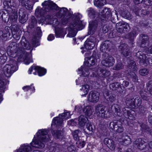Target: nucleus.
<instances>
[{
	"instance_id": "nucleus-1",
	"label": "nucleus",
	"mask_w": 152,
	"mask_h": 152,
	"mask_svg": "<svg viewBox=\"0 0 152 152\" xmlns=\"http://www.w3.org/2000/svg\"><path fill=\"white\" fill-rule=\"evenodd\" d=\"M17 45L15 42H11L7 48V52L9 55L16 53L20 58H22L25 64H28L32 62L31 54L25 53L23 49L19 48L17 49Z\"/></svg>"
},
{
	"instance_id": "nucleus-2",
	"label": "nucleus",
	"mask_w": 152,
	"mask_h": 152,
	"mask_svg": "<svg viewBox=\"0 0 152 152\" xmlns=\"http://www.w3.org/2000/svg\"><path fill=\"white\" fill-rule=\"evenodd\" d=\"M49 131L48 129H41L37 133V139H33L31 144L33 147L39 148H43L45 143L51 140V135L48 134Z\"/></svg>"
},
{
	"instance_id": "nucleus-3",
	"label": "nucleus",
	"mask_w": 152,
	"mask_h": 152,
	"mask_svg": "<svg viewBox=\"0 0 152 152\" xmlns=\"http://www.w3.org/2000/svg\"><path fill=\"white\" fill-rule=\"evenodd\" d=\"M82 15L79 13H75L72 17V21L68 28V37H72L76 34L77 31L83 28L84 26L82 21L80 20Z\"/></svg>"
},
{
	"instance_id": "nucleus-4",
	"label": "nucleus",
	"mask_w": 152,
	"mask_h": 152,
	"mask_svg": "<svg viewBox=\"0 0 152 152\" xmlns=\"http://www.w3.org/2000/svg\"><path fill=\"white\" fill-rule=\"evenodd\" d=\"M43 8H39L37 7L35 11V15L38 17L43 16L46 12H48L51 10H59V7L55 3L49 0L45 1L42 3Z\"/></svg>"
},
{
	"instance_id": "nucleus-5",
	"label": "nucleus",
	"mask_w": 152,
	"mask_h": 152,
	"mask_svg": "<svg viewBox=\"0 0 152 152\" xmlns=\"http://www.w3.org/2000/svg\"><path fill=\"white\" fill-rule=\"evenodd\" d=\"M74 15H72L71 13L66 8L62 7L60 9L59 11L56 13V15L58 18H61V23L63 25H65L71 20L72 21Z\"/></svg>"
},
{
	"instance_id": "nucleus-6",
	"label": "nucleus",
	"mask_w": 152,
	"mask_h": 152,
	"mask_svg": "<svg viewBox=\"0 0 152 152\" xmlns=\"http://www.w3.org/2000/svg\"><path fill=\"white\" fill-rule=\"evenodd\" d=\"M109 127L118 133H122L124 130L121 122L117 120H114L110 122Z\"/></svg>"
},
{
	"instance_id": "nucleus-7",
	"label": "nucleus",
	"mask_w": 152,
	"mask_h": 152,
	"mask_svg": "<svg viewBox=\"0 0 152 152\" xmlns=\"http://www.w3.org/2000/svg\"><path fill=\"white\" fill-rule=\"evenodd\" d=\"M116 28L118 32L121 34H126L130 30L129 25L124 22H120L116 24Z\"/></svg>"
},
{
	"instance_id": "nucleus-8",
	"label": "nucleus",
	"mask_w": 152,
	"mask_h": 152,
	"mask_svg": "<svg viewBox=\"0 0 152 152\" xmlns=\"http://www.w3.org/2000/svg\"><path fill=\"white\" fill-rule=\"evenodd\" d=\"M18 69L17 66L13 65V64L6 65L3 68V71L6 76L9 77L11 75Z\"/></svg>"
},
{
	"instance_id": "nucleus-9",
	"label": "nucleus",
	"mask_w": 152,
	"mask_h": 152,
	"mask_svg": "<svg viewBox=\"0 0 152 152\" xmlns=\"http://www.w3.org/2000/svg\"><path fill=\"white\" fill-rule=\"evenodd\" d=\"M105 107L102 104H99L96 106L95 112L97 115L103 118L107 117L108 111L105 110Z\"/></svg>"
},
{
	"instance_id": "nucleus-10",
	"label": "nucleus",
	"mask_w": 152,
	"mask_h": 152,
	"mask_svg": "<svg viewBox=\"0 0 152 152\" xmlns=\"http://www.w3.org/2000/svg\"><path fill=\"white\" fill-rule=\"evenodd\" d=\"M140 46L141 48H147L149 45V37L146 34H141L140 35Z\"/></svg>"
},
{
	"instance_id": "nucleus-11",
	"label": "nucleus",
	"mask_w": 152,
	"mask_h": 152,
	"mask_svg": "<svg viewBox=\"0 0 152 152\" xmlns=\"http://www.w3.org/2000/svg\"><path fill=\"white\" fill-rule=\"evenodd\" d=\"M96 42V38L95 37L91 36L85 42L84 44L85 48L88 50L93 49Z\"/></svg>"
},
{
	"instance_id": "nucleus-12",
	"label": "nucleus",
	"mask_w": 152,
	"mask_h": 152,
	"mask_svg": "<svg viewBox=\"0 0 152 152\" xmlns=\"http://www.w3.org/2000/svg\"><path fill=\"white\" fill-rule=\"evenodd\" d=\"M99 18L101 20L104 22L108 20L111 17V13L108 8H105L103 10L101 14H99Z\"/></svg>"
},
{
	"instance_id": "nucleus-13",
	"label": "nucleus",
	"mask_w": 152,
	"mask_h": 152,
	"mask_svg": "<svg viewBox=\"0 0 152 152\" xmlns=\"http://www.w3.org/2000/svg\"><path fill=\"white\" fill-rule=\"evenodd\" d=\"M98 24L97 20H94L89 22V30L88 34V35H92L96 31Z\"/></svg>"
},
{
	"instance_id": "nucleus-14",
	"label": "nucleus",
	"mask_w": 152,
	"mask_h": 152,
	"mask_svg": "<svg viewBox=\"0 0 152 152\" xmlns=\"http://www.w3.org/2000/svg\"><path fill=\"white\" fill-rule=\"evenodd\" d=\"M118 50L124 57L128 56L130 53L128 46L127 44L124 43L121 44L119 46Z\"/></svg>"
},
{
	"instance_id": "nucleus-15",
	"label": "nucleus",
	"mask_w": 152,
	"mask_h": 152,
	"mask_svg": "<svg viewBox=\"0 0 152 152\" xmlns=\"http://www.w3.org/2000/svg\"><path fill=\"white\" fill-rule=\"evenodd\" d=\"M37 36H34L32 40V43L34 47H37L39 45L37 41L38 38L40 37L42 35V32L40 27H38L36 29Z\"/></svg>"
},
{
	"instance_id": "nucleus-16",
	"label": "nucleus",
	"mask_w": 152,
	"mask_h": 152,
	"mask_svg": "<svg viewBox=\"0 0 152 152\" xmlns=\"http://www.w3.org/2000/svg\"><path fill=\"white\" fill-rule=\"evenodd\" d=\"M19 20L21 23H24L28 20V15L25 9H20L18 12Z\"/></svg>"
},
{
	"instance_id": "nucleus-17",
	"label": "nucleus",
	"mask_w": 152,
	"mask_h": 152,
	"mask_svg": "<svg viewBox=\"0 0 152 152\" xmlns=\"http://www.w3.org/2000/svg\"><path fill=\"white\" fill-rule=\"evenodd\" d=\"M99 94L96 91H92L88 95V101L90 102L96 103L99 99Z\"/></svg>"
},
{
	"instance_id": "nucleus-18",
	"label": "nucleus",
	"mask_w": 152,
	"mask_h": 152,
	"mask_svg": "<svg viewBox=\"0 0 152 152\" xmlns=\"http://www.w3.org/2000/svg\"><path fill=\"white\" fill-rule=\"evenodd\" d=\"M111 110L115 115L119 116H122L123 113L121 110V107L117 104H112L111 107Z\"/></svg>"
},
{
	"instance_id": "nucleus-19",
	"label": "nucleus",
	"mask_w": 152,
	"mask_h": 152,
	"mask_svg": "<svg viewBox=\"0 0 152 152\" xmlns=\"http://www.w3.org/2000/svg\"><path fill=\"white\" fill-rule=\"evenodd\" d=\"M115 60L113 57L109 56L105 60H102V64L103 65L109 67L113 66L115 63Z\"/></svg>"
},
{
	"instance_id": "nucleus-20",
	"label": "nucleus",
	"mask_w": 152,
	"mask_h": 152,
	"mask_svg": "<svg viewBox=\"0 0 152 152\" xmlns=\"http://www.w3.org/2000/svg\"><path fill=\"white\" fill-rule=\"evenodd\" d=\"M20 44L22 47H19V48L21 49H23L24 52L26 53L25 51V49L29 50L31 49V46L29 44L28 41L25 38L23 37L20 41Z\"/></svg>"
},
{
	"instance_id": "nucleus-21",
	"label": "nucleus",
	"mask_w": 152,
	"mask_h": 152,
	"mask_svg": "<svg viewBox=\"0 0 152 152\" xmlns=\"http://www.w3.org/2000/svg\"><path fill=\"white\" fill-rule=\"evenodd\" d=\"M33 69L37 71L38 75L39 76H42L44 75L46 71V69L44 68L40 67L38 66H33L29 69L28 72L29 74H31Z\"/></svg>"
},
{
	"instance_id": "nucleus-22",
	"label": "nucleus",
	"mask_w": 152,
	"mask_h": 152,
	"mask_svg": "<svg viewBox=\"0 0 152 152\" xmlns=\"http://www.w3.org/2000/svg\"><path fill=\"white\" fill-rule=\"evenodd\" d=\"M51 132L53 137L56 140H61L64 138L63 133L60 130L52 129Z\"/></svg>"
},
{
	"instance_id": "nucleus-23",
	"label": "nucleus",
	"mask_w": 152,
	"mask_h": 152,
	"mask_svg": "<svg viewBox=\"0 0 152 152\" xmlns=\"http://www.w3.org/2000/svg\"><path fill=\"white\" fill-rule=\"evenodd\" d=\"M104 142L110 150H114L115 149V145L113 140L108 138H105L104 140Z\"/></svg>"
},
{
	"instance_id": "nucleus-24",
	"label": "nucleus",
	"mask_w": 152,
	"mask_h": 152,
	"mask_svg": "<svg viewBox=\"0 0 152 152\" xmlns=\"http://www.w3.org/2000/svg\"><path fill=\"white\" fill-rule=\"evenodd\" d=\"M11 2L12 1L11 0H6L4 1V10L9 12L13 11V9L15 8L13 6V1H12V3H11Z\"/></svg>"
},
{
	"instance_id": "nucleus-25",
	"label": "nucleus",
	"mask_w": 152,
	"mask_h": 152,
	"mask_svg": "<svg viewBox=\"0 0 152 152\" xmlns=\"http://www.w3.org/2000/svg\"><path fill=\"white\" fill-rule=\"evenodd\" d=\"M125 102L129 107L134 108V99L133 96L131 94L126 95L125 97Z\"/></svg>"
},
{
	"instance_id": "nucleus-26",
	"label": "nucleus",
	"mask_w": 152,
	"mask_h": 152,
	"mask_svg": "<svg viewBox=\"0 0 152 152\" xmlns=\"http://www.w3.org/2000/svg\"><path fill=\"white\" fill-rule=\"evenodd\" d=\"M95 130L94 126L91 123H87L86 127L83 130L84 132L88 134H92L94 133V131Z\"/></svg>"
},
{
	"instance_id": "nucleus-27",
	"label": "nucleus",
	"mask_w": 152,
	"mask_h": 152,
	"mask_svg": "<svg viewBox=\"0 0 152 152\" xmlns=\"http://www.w3.org/2000/svg\"><path fill=\"white\" fill-rule=\"evenodd\" d=\"M145 142L141 138L137 139L134 142V144L137 146V148L141 150H142L146 148L144 144Z\"/></svg>"
},
{
	"instance_id": "nucleus-28",
	"label": "nucleus",
	"mask_w": 152,
	"mask_h": 152,
	"mask_svg": "<svg viewBox=\"0 0 152 152\" xmlns=\"http://www.w3.org/2000/svg\"><path fill=\"white\" fill-rule=\"evenodd\" d=\"M111 44V42L109 40H106L104 41L101 45V51L103 52H105L107 51H108L109 48Z\"/></svg>"
},
{
	"instance_id": "nucleus-29",
	"label": "nucleus",
	"mask_w": 152,
	"mask_h": 152,
	"mask_svg": "<svg viewBox=\"0 0 152 152\" xmlns=\"http://www.w3.org/2000/svg\"><path fill=\"white\" fill-rule=\"evenodd\" d=\"M80 73V76L83 77H87L89 75L90 72L89 71V68L85 66H82L80 69H78Z\"/></svg>"
},
{
	"instance_id": "nucleus-30",
	"label": "nucleus",
	"mask_w": 152,
	"mask_h": 152,
	"mask_svg": "<svg viewBox=\"0 0 152 152\" xmlns=\"http://www.w3.org/2000/svg\"><path fill=\"white\" fill-rule=\"evenodd\" d=\"M63 121L60 115H59L58 117H56L53 119L52 125L55 126L57 128H59L62 126Z\"/></svg>"
},
{
	"instance_id": "nucleus-31",
	"label": "nucleus",
	"mask_w": 152,
	"mask_h": 152,
	"mask_svg": "<svg viewBox=\"0 0 152 152\" xmlns=\"http://www.w3.org/2000/svg\"><path fill=\"white\" fill-rule=\"evenodd\" d=\"M127 68L130 69L129 71L137 70V67L135 62L132 60L128 59L127 61Z\"/></svg>"
},
{
	"instance_id": "nucleus-32",
	"label": "nucleus",
	"mask_w": 152,
	"mask_h": 152,
	"mask_svg": "<svg viewBox=\"0 0 152 152\" xmlns=\"http://www.w3.org/2000/svg\"><path fill=\"white\" fill-rule=\"evenodd\" d=\"M17 11V10L15 8L13 9V11H10L11 13H9L10 18L11 22H15L17 20L18 18Z\"/></svg>"
},
{
	"instance_id": "nucleus-33",
	"label": "nucleus",
	"mask_w": 152,
	"mask_h": 152,
	"mask_svg": "<svg viewBox=\"0 0 152 152\" xmlns=\"http://www.w3.org/2000/svg\"><path fill=\"white\" fill-rule=\"evenodd\" d=\"M88 120L87 118L84 115H80L77 119V124L80 126L82 127L85 125Z\"/></svg>"
},
{
	"instance_id": "nucleus-34",
	"label": "nucleus",
	"mask_w": 152,
	"mask_h": 152,
	"mask_svg": "<svg viewBox=\"0 0 152 152\" xmlns=\"http://www.w3.org/2000/svg\"><path fill=\"white\" fill-rule=\"evenodd\" d=\"M83 111L86 116L89 117L92 115L94 110L91 107L87 106L83 108Z\"/></svg>"
},
{
	"instance_id": "nucleus-35",
	"label": "nucleus",
	"mask_w": 152,
	"mask_h": 152,
	"mask_svg": "<svg viewBox=\"0 0 152 152\" xmlns=\"http://www.w3.org/2000/svg\"><path fill=\"white\" fill-rule=\"evenodd\" d=\"M31 150L30 146L24 145L20 147L17 150V152H30Z\"/></svg>"
},
{
	"instance_id": "nucleus-36",
	"label": "nucleus",
	"mask_w": 152,
	"mask_h": 152,
	"mask_svg": "<svg viewBox=\"0 0 152 152\" xmlns=\"http://www.w3.org/2000/svg\"><path fill=\"white\" fill-rule=\"evenodd\" d=\"M99 70L100 73H99V76L101 77H105L109 76L110 75V72L107 70L100 68Z\"/></svg>"
},
{
	"instance_id": "nucleus-37",
	"label": "nucleus",
	"mask_w": 152,
	"mask_h": 152,
	"mask_svg": "<svg viewBox=\"0 0 152 152\" xmlns=\"http://www.w3.org/2000/svg\"><path fill=\"white\" fill-rule=\"evenodd\" d=\"M136 56L137 58L141 59L140 60V63L144 62L146 58L145 54H144L142 51H139L137 53Z\"/></svg>"
},
{
	"instance_id": "nucleus-38",
	"label": "nucleus",
	"mask_w": 152,
	"mask_h": 152,
	"mask_svg": "<svg viewBox=\"0 0 152 152\" xmlns=\"http://www.w3.org/2000/svg\"><path fill=\"white\" fill-rule=\"evenodd\" d=\"M122 144L123 145L126 146L131 142V139L128 135L123 136L121 138Z\"/></svg>"
},
{
	"instance_id": "nucleus-39",
	"label": "nucleus",
	"mask_w": 152,
	"mask_h": 152,
	"mask_svg": "<svg viewBox=\"0 0 152 152\" xmlns=\"http://www.w3.org/2000/svg\"><path fill=\"white\" fill-rule=\"evenodd\" d=\"M81 134V131L79 129L76 130L72 132V135L74 140L76 141L79 140L81 137L80 136Z\"/></svg>"
},
{
	"instance_id": "nucleus-40",
	"label": "nucleus",
	"mask_w": 152,
	"mask_h": 152,
	"mask_svg": "<svg viewBox=\"0 0 152 152\" xmlns=\"http://www.w3.org/2000/svg\"><path fill=\"white\" fill-rule=\"evenodd\" d=\"M55 34L56 37H63L64 35V29L61 28H56L55 29Z\"/></svg>"
},
{
	"instance_id": "nucleus-41",
	"label": "nucleus",
	"mask_w": 152,
	"mask_h": 152,
	"mask_svg": "<svg viewBox=\"0 0 152 152\" xmlns=\"http://www.w3.org/2000/svg\"><path fill=\"white\" fill-rule=\"evenodd\" d=\"M106 4V0H95L94 1V5L99 8L102 7Z\"/></svg>"
},
{
	"instance_id": "nucleus-42",
	"label": "nucleus",
	"mask_w": 152,
	"mask_h": 152,
	"mask_svg": "<svg viewBox=\"0 0 152 152\" xmlns=\"http://www.w3.org/2000/svg\"><path fill=\"white\" fill-rule=\"evenodd\" d=\"M121 16L126 19H130L132 18V15L130 13L126 10H123L122 11Z\"/></svg>"
},
{
	"instance_id": "nucleus-43",
	"label": "nucleus",
	"mask_w": 152,
	"mask_h": 152,
	"mask_svg": "<svg viewBox=\"0 0 152 152\" xmlns=\"http://www.w3.org/2000/svg\"><path fill=\"white\" fill-rule=\"evenodd\" d=\"M110 88L112 90H116L119 88H121L120 84L118 83H114L110 85Z\"/></svg>"
},
{
	"instance_id": "nucleus-44",
	"label": "nucleus",
	"mask_w": 152,
	"mask_h": 152,
	"mask_svg": "<svg viewBox=\"0 0 152 152\" xmlns=\"http://www.w3.org/2000/svg\"><path fill=\"white\" fill-rule=\"evenodd\" d=\"M136 36V33L134 32L129 33L128 35V38L130 41L131 44L134 43V39Z\"/></svg>"
},
{
	"instance_id": "nucleus-45",
	"label": "nucleus",
	"mask_w": 152,
	"mask_h": 152,
	"mask_svg": "<svg viewBox=\"0 0 152 152\" xmlns=\"http://www.w3.org/2000/svg\"><path fill=\"white\" fill-rule=\"evenodd\" d=\"M88 15L91 18H94L96 15V12L93 9L90 8L88 10Z\"/></svg>"
},
{
	"instance_id": "nucleus-46",
	"label": "nucleus",
	"mask_w": 152,
	"mask_h": 152,
	"mask_svg": "<svg viewBox=\"0 0 152 152\" xmlns=\"http://www.w3.org/2000/svg\"><path fill=\"white\" fill-rule=\"evenodd\" d=\"M142 100L139 97L135 98L134 100V107H138L140 106L142 104Z\"/></svg>"
},
{
	"instance_id": "nucleus-47",
	"label": "nucleus",
	"mask_w": 152,
	"mask_h": 152,
	"mask_svg": "<svg viewBox=\"0 0 152 152\" xmlns=\"http://www.w3.org/2000/svg\"><path fill=\"white\" fill-rule=\"evenodd\" d=\"M89 89V86L87 84L83 85L81 90L82 91L84 92V94H83L82 95H86L88 93Z\"/></svg>"
},
{
	"instance_id": "nucleus-48",
	"label": "nucleus",
	"mask_w": 152,
	"mask_h": 152,
	"mask_svg": "<svg viewBox=\"0 0 152 152\" xmlns=\"http://www.w3.org/2000/svg\"><path fill=\"white\" fill-rule=\"evenodd\" d=\"M77 141L76 144L78 148H82L86 144L84 140H82V139H80Z\"/></svg>"
},
{
	"instance_id": "nucleus-49",
	"label": "nucleus",
	"mask_w": 152,
	"mask_h": 152,
	"mask_svg": "<svg viewBox=\"0 0 152 152\" xmlns=\"http://www.w3.org/2000/svg\"><path fill=\"white\" fill-rule=\"evenodd\" d=\"M37 23V20L36 18L34 16L31 17V21L29 24L30 27L31 28H33L34 26H35Z\"/></svg>"
},
{
	"instance_id": "nucleus-50",
	"label": "nucleus",
	"mask_w": 152,
	"mask_h": 152,
	"mask_svg": "<svg viewBox=\"0 0 152 152\" xmlns=\"http://www.w3.org/2000/svg\"><path fill=\"white\" fill-rule=\"evenodd\" d=\"M5 52L1 50L0 52V64H4L5 61V60L4 58L5 56Z\"/></svg>"
},
{
	"instance_id": "nucleus-51",
	"label": "nucleus",
	"mask_w": 152,
	"mask_h": 152,
	"mask_svg": "<svg viewBox=\"0 0 152 152\" xmlns=\"http://www.w3.org/2000/svg\"><path fill=\"white\" fill-rule=\"evenodd\" d=\"M2 20L4 23H7L9 20L10 16L9 15L6 14V13H4L1 15Z\"/></svg>"
},
{
	"instance_id": "nucleus-52",
	"label": "nucleus",
	"mask_w": 152,
	"mask_h": 152,
	"mask_svg": "<svg viewBox=\"0 0 152 152\" xmlns=\"http://www.w3.org/2000/svg\"><path fill=\"white\" fill-rule=\"evenodd\" d=\"M7 34L4 32V31L0 30V40L1 39L4 40H5L7 39Z\"/></svg>"
},
{
	"instance_id": "nucleus-53",
	"label": "nucleus",
	"mask_w": 152,
	"mask_h": 152,
	"mask_svg": "<svg viewBox=\"0 0 152 152\" xmlns=\"http://www.w3.org/2000/svg\"><path fill=\"white\" fill-rule=\"evenodd\" d=\"M28 0H22L21 1V4L26 9H29L30 7L28 5Z\"/></svg>"
},
{
	"instance_id": "nucleus-54",
	"label": "nucleus",
	"mask_w": 152,
	"mask_h": 152,
	"mask_svg": "<svg viewBox=\"0 0 152 152\" xmlns=\"http://www.w3.org/2000/svg\"><path fill=\"white\" fill-rule=\"evenodd\" d=\"M148 70L146 68H143L141 69L139 71V74L141 75H145L148 74Z\"/></svg>"
},
{
	"instance_id": "nucleus-55",
	"label": "nucleus",
	"mask_w": 152,
	"mask_h": 152,
	"mask_svg": "<svg viewBox=\"0 0 152 152\" xmlns=\"http://www.w3.org/2000/svg\"><path fill=\"white\" fill-rule=\"evenodd\" d=\"M98 59L96 58H95L93 57H90L88 58V63H89V62H91V65H94L97 62Z\"/></svg>"
},
{
	"instance_id": "nucleus-56",
	"label": "nucleus",
	"mask_w": 152,
	"mask_h": 152,
	"mask_svg": "<svg viewBox=\"0 0 152 152\" xmlns=\"http://www.w3.org/2000/svg\"><path fill=\"white\" fill-rule=\"evenodd\" d=\"M18 27L17 25H11V34L12 33H16V32L18 30Z\"/></svg>"
},
{
	"instance_id": "nucleus-57",
	"label": "nucleus",
	"mask_w": 152,
	"mask_h": 152,
	"mask_svg": "<svg viewBox=\"0 0 152 152\" xmlns=\"http://www.w3.org/2000/svg\"><path fill=\"white\" fill-rule=\"evenodd\" d=\"M4 32L7 34V37H8V35L9 36V37H10L11 35V28L8 26H6L5 28V30H4Z\"/></svg>"
},
{
	"instance_id": "nucleus-58",
	"label": "nucleus",
	"mask_w": 152,
	"mask_h": 152,
	"mask_svg": "<svg viewBox=\"0 0 152 152\" xmlns=\"http://www.w3.org/2000/svg\"><path fill=\"white\" fill-rule=\"evenodd\" d=\"M122 112L123 113V115L121 116L122 117H124L126 118H127L128 117V115L129 113V110H127L125 108H124Z\"/></svg>"
},
{
	"instance_id": "nucleus-59",
	"label": "nucleus",
	"mask_w": 152,
	"mask_h": 152,
	"mask_svg": "<svg viewBox=\"0 0 152 152\" xmlns=\"http://www.w3.org/2000/svg\"><path fill=\"white\" fill-rule=\"evenodd\" d=\"M140 126L142 129L144 131L146 132H148L149 131H151L150 128L144 124H142Z\"/></svg>"
},
{
	"instance_id": "nucleus-60",
	"label": "nucleus",
	"mask_w": 152,
	"mask_h": 152,
	"mask_svg": "<svg viewBox=\"0 0 152 152\" xmlns=\"http://www.w3.org/2000/svg\"><path fill=\"white\" fill-rule=\"evenodd\" d=\"M134 111L133 110H129V113L128 115V117H127V118L131 120H134Z\"/></svg>"
},
{
	"instance_id": "nucleus-61",
	"label": "nucleus",
	"mask_w": 152,
	"mask_h": 152,
	"mask_svg": "<svg viewBox=\"0 0 152 152\" xmlns=\"http://www.w3.org/2000/svg\"><path fill=\"white\" fill-rule=\"evenodd\" d=\"M124 65L121 62H119L117 64L115 67V69L116 70H118L123 69L124 67Z\"/></svg>"
},
{
	"instance_id": "nucleus-62",
	"label": "nucleus",
	"mask_w": 152,
	"mask_h": 152,
	"mask_svg": "<svg viewBox=\"0 0 152 152\" xmlns=\"http://www.w3.org/2000/svg\"><path fill=\"white\" fill-rule=\"evenodd\" d=\"M60 115L63 119L64 118H67L70 116V114L69 112H65Z\"/></svg>"
},
{
	"instance_id": "nucleus-63",
	"label": "nucleus",
	"mask_w": 152,
	"mask_h": 152,
	"mask_svg": "<svg viewBox=\"0 0 152 152\" xmlns=\"http://www.w3.org/2000/svg\"><path fill=\"white\" fill-rule=\"evenodd\" d=\"M77 119H75L74 120H71L68 121V124L72 126H75L77 124Z\"/></svg>"
},
{
	"instance_id": "nucleus-64",
	"label": "nucleus",
	"mask_w": 152,
	"mask_h": 152,
	"mask_svg": "<svg viewBox=\"0 0 152 152\" xmlns=\"http://www.w3.org/2000/svg\"><path fill=\"white\" fill-rule=\"evenodd\" d=\"M144 62L146 64H148L151 65H152V56H150L147 59H145Z\"/></svg>"
}]
</instances>
